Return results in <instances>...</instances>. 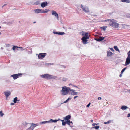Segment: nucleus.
Listing matches in <instances>:
<instances>
[{
    "instance_id": "f257e3e1",
    "label": "nucleus",
    "mask_w": 130,
    "mask_h": 130,
    "mask_svg": "<svg viewBox=\"0 0 130 130\" xmlns=\"http://www.w3.org/2000/svg\"><path fill=\"white\" fill-rule=\"evenodd\" d=\"M82 35L83 36L82 37V42L84 44H87L89 43L88 39H89L90 36L88 33L82 31Z\"/></svg>"
},
{
    "instance_id": "f03ea898",
    "label": "nucleus",
    "mask_w": 130,
    "mask_h": 130,
    "mask_svg": "<svg viewBox=\"0 0 130 130\" xmlns=\"http://www.w3.org/2000/svg\"><path fill=\"white\" fill-rule=\"evenodd\" d=\"M71 89L69 87H66L65 86L62 88L61 90L62 94L63 95H66L68 94V93L70 91Z\"/></svg>"
},
{
    "instance_id": "7ed1b4c3",
    "label": "nucleus",
    "mask_w": 130,
    "mask_h": 130,
    "mask_svg": "<svg viewBox=\"0 0 130 130\" xmlns=\"http://www.w3.org/2000/svg\"><path fill=\"white\" fill-rule=\"evenodd\" d=\"M119 24L117 23L116 20L114 19H111L109 25L112 27L116 28L119 27Z\"/></svg>"
},
{
    "instance_id": "20e7f679",
    "label": "nucleus",
    "mask_w": 130,
    "mask_h": 130,
    "mask_svg": "<svg viewBox=\"0 0 130 130\" xmlns=\"http://www.w3.org/2000/svg\"><path fill=\"white\" fill-rule=\"evenodd\" d=\"M40 77L47 80L51 79H54L56 77L55 76H53L48 74H46L42 75H40Z\"/></svg>"
},
{
    "instance_id": "39448f33",
    "label": "nucleus",
    "mask_w": 130,
    "mask_h": 130,
    "mask_svg": "<svg viewBox=\"0 0 130 130\" xmlns=\"http://www.w3.org/2000/svg\"><path fill=\"white\" fill-rule=\"evenodd\" d=\"M128 57L126 59L125 66L129 65L130 63V52H128L127 53Z\"/></svg>"
},
{
    "instance_id": "423d86ee",
    "label": "nucleus",
    "mask_w": 130,
    "mask_h": 130,
    "mask_svg": "<svg viewBox=\"0 0 130 130\" xmlns=\"http://www.w3.org/2000/svg\"><path fill=\"white\" fill-rule=\"evenodd\" d=\"M23 74L22 73H18L13 75L11 76V77H12L14 79H16L19 77L21 76Z\"/></svg>"
},
{
    "instance_id": "0eeeda50",
    "label": "nucleus",
    "mask_w": 130,
    "mask_h": 130,
    "mask_svg": "<svg viewBox=\"0 0 130 130\" xmlns=\"http://www.w3.org/2000/svg\"><path fill=\"white\" fill-rule=\"evenodd\" d=\"M46 53H40L38 55V58L39 59H42L44 58L46 56Z\"/></svg>"
},
{
    "instance_id": "6e6552de",
    "label": "nucleus",
    "mask_w": 130,
    "mask_h": 130,
    "mask_svg": "<svg viewBox=\"0 0 130 130\" xmlns=\"http://www.w3.org/2000/svg\"><path fill=\"white\" fill-rule=\"evenodd\" d=\"M82 8L83 11L85 12H89V10L88 7L86 6H82Z\"/></svg>"
},
{
    "instance_id": "1a4fd4ad",
    "label": "nucleus",
    "mask_w": 130,
    "mask_h": 130,
    "mask_svg": "<svg viewBox=\"0 0 130 130\" xmlns=\"http://www.w3.org/2000/svg\"><path fill=\"white\" fill-rule=\"evenodd\" d=\"M52 15H54L56 18H57L58 20V15L57 13L54 10L52 11Z\"/></svg>"
},
{
    "instance_id": "9d476101",
    "label": "nucleus",
    "mask_w": 130,
    "mask_h": 130,
    "mask_svg": "<svg viewBox=\"0 0 130 130\" xmlns=\"http://www.w3.org/2000/svg\"><path fill=\"white\" fill-rule=\"evenodd\" d=\"M47 4L48 3L47 2H45L42 3L41 4V6L42 7L44 8L47 6Z\"/></svg>"
},
{
    "instance_id": "9b49d317",
    "label": "nucleus",
    "mask_w": 130,
    "mask_h": 130,
    "mask_svg": "<svg viewBox=\"0 0 130 130\" xmlns=\"http://www.w3.org/2000/svg\"><path fill=\"white\" fill-rule=\"evenodd\" d=\"M4 93L7 98L11 94V92L10 91H7L6 92H4Z\"/></svg>"
},
{
    "instance_id": "f8f14e48",
    "label": "nucleus",
    "mask_w": 130,
    "mask_h": 130,
    "mask_svg": "<svg viewBox=\"0 0 130 130\" xmlns=\"http://www.w3.org/2000/svg\"><path fill=\"white\" fill-rule=\"evenodd\" d=\"M42 9H38L35 10V12L36 13H42Z\"/></svg>"
},
{
    "instance_id": "ddd939ff",
    "label": "nucleus",
    "mask_w": 130,
    "mask_h": 130,
    "mask_svg": "<svg viewBox=\"0 0 130 130\" xmlns=\"http://www.w3.org/2000/svg\"><path fill=\"white\" fill-rule=\"evenodd\" d=\"M128 108L127 106L125 105H122L121 107V109L123 110H125L126 109Z\"/></svg>"
},
{
    "instance_id": "4468645a",
    "label": "nucleus",
    "mask_w": 130,
    "mask_h": 130,
    "mask_svg": "<svg viewBox=\"0 0 130 130\" xmlns=\"http://www.w3.org/2000/svg\"><path fill=\"white\" fill-rule=\"evenodd\" d=\"M107 56L108 57H111L113 54V53L109 51H107Z\"/></svg>"
},
{
    "instance_id": "2eb2a0df",
    "label": "nucleus",
    "mask_w": 130,
    "mask_h": 130,
    "mask_svg": "<svg viewBox=\"0 0 130 130\" xmlns=\"http://www.w3.org/2000/svg\"><path fill=\"white\" fill-rule=\"evenodd\" d=\"M71 115H69L67 116H66L64 119V120L65 121L67 120H69L71 118Z\"/></svg>"
},
{
    "instance_id": "dca6fc26",
    "label": "nucleus",
    "mask_w": 130,
    "mask_h": 130,
    "mask_svg": "<svg viewBox=\"0 0 130 130\" xmlns=\"http://www.w3.org/2000/svg\"><path fill=\"white\" fill-rule=\"evenodd\" d=\"M70 91H71V94L72 95H75L77 94V93L75 92L74 90L71 89Z\"/></svg>"
},
{
    "instance_id": "f3484780",
    "label": "nucleus",
    "mask_w": 130,
    "mask_h": 130,
    "mask_svg": "<svg viewBox=\"0 0 130 130\" xmlns=\"http://www.w3.org/2000/svg\"><path fill=\"white\" fill-rule=\"evenodd\" d=\"M67 124L69 125L71 127L72 125V121H70V120L66 121Z\"/></svg>"
},
{
    "instance_id": "a211bd4d",
    "label": "nucleus",
    "mask_w": 130,
    "mask_h": 130,
    "mask_svg": "<svg viewBox=\"0 0 130 130\" xmlns=\"http://www.w3.org/2000/svg\"><path fill=\"white\" fill-rule=\"evenodd\" d=\"M21 48V50H23V48H22V47H17V46H14L13 48H12V49L13 50H14L15 49H17V48Z\"/></svg>"
},
{
    "instance_id": "6ab92c4d",
    "label": "nucleus",
    "mask_w": 130,
    "mask_h": 130,
    "mask_svg": "<svg viewBox=\"0 0 130 130\" xmlns=\"http://www.w3.org/2000/svg\"><path fill=\"white\" fill-rule=\"evenodd\" d=\"M18 98L17 97H16L14 99L13 102L14 103L18 102L19 100H17Z\"/></svg>"
},
{
    "instance_id": "aec40b11",
    "label": "nucleus",
    "mask_w": 130,
    "mask_h": 130,
    "mask_svg": "<svg viewBox=\"0 0 130 130\" xmlns=\"http://www.w3.org/2000/svg\"><path fill=\"white\" fill-rule=\"evenodd\" d=\"M49 121H50V122H52L54 123H56L57 121H58V120H53L52 119H50V120H49Z\"/></svg>"
},
{
    "instance_id": "412c9836",
    "label": "nucleus",
    "mask_w": 130,
    "mask_h": 130,
    "mask_svg": "<svg viewBox=\"0 0 130 130\" xmlns=\"http://www.w3.org/2000/svg\"><path fill=\"white\" fill-rule=\"evenodd\" d=\"M114 49L116 50V51H118L119 52H120V51L119 50L117 46H114Z\"/></svg>"
},
{
    "instance_id": "4be33fe9",
    "label": "nucleus",
    "mask_w": 130,
    "mask_h": 130,
    "mask_svg": "<svg viewBox=\"0 0 130 130\" xmlns=\"http://www.w3.org/2000/svg\"><path fill=\"white\" fill-rule=\"evenodd\" d=\"M50 123V121H43L41 122V124H45L46 123Z\"/></svg>"
},
{
    "instance_id": "5701e85b",
    "label": "nucleus",
    "mask_w": 130,
    "mask_h": 130,
    "mask_svg": "<svg viewBox=\"0 0 130 130\" xmlns=\"http://www.w3.org/2000/svg\"><path fill=\"white\" fill-rule=\"evenodd\" d=\"M40 2L39 1H37L34 3V4L38 5L40 4Z\"/></svg>"
},
{
    "instance_id": "b1692460",
    "label": "nucleus",
    "mask_w": 130,
    "mask_h": 130,
    "mask_svg": "<svg viewBox=\"0 0 130 130\" xmlns=\"http://www.w3.org/2000/svg\"><path fill=\"white\" fill-rule=\"evenodd\" d=\"M34 128V126H31L28 129H27V130H33Z\"/></svg>"
},
{
    "instance_id": "393cba45",
    "label": "nucleus",
    "mask_w": 130,
    "mask_h": 130,
    "mask_svg": "<svg viewBox=\"0 0 130 130\" xmlns=\"http://www.w3.org/2000/svg\"><path fill=\"white\" fill-rule=\"evenodd\" d=\"M49 11V10L47 9H45V11L42 10V13H46L48 12Z\"/></svg>"
},
{
    "instance_id": "a878e982",
    "label": "nucleus",
    "mask_w": 130,
    "mask_h": 130,
    "mask_svg": "<svg viewBox=\"0 0 130 130\" xmlns=\"http://www.w3.org/2000/svg\"><path fill=\"white\" fill-rule=\"evenodd\" d=\"M105 37H99L100 41H101L104 39Z\"/></svg>"
},
{
    "instance_id": "bb28decb",
    "label": "nucleus",
    "mask_w": 130,
    "mask_h": 130,
    "mask_svg": "<svg viewBox=\"0 0 130 130\" xmlns=\"http://www.w3.org/2000/svg\"><path fill=\"white\" fill-rule=\"evenodd\" d=\"M107 27L106 26H105L104 27H101L100 28V29H103L104 31H105V30L107 28Z\"/></svg>"
},
{
    "instance_id": "cd10ccee",
    "label": "nucleus",
    "mask_w": 130,
    "mask_h": 130,
    "mask_svg": "<svg viewBox=\"0 0 130 130\" xmlns=\"http://www.w3.org/2000/svg\"><path fill=\"white\" fill-rule=\"evenodd\" d=\"M99 127V126H95L93 127H92V128H95L96 129H98V128Z\"/></svg>"
},
{
    "instance_id": "c85d7f7f",
    "label": "nucleus",
    "mask_w": 130,
    "mask_h": 130,
    "mask_svg": "<svg viewBox=\"0 0 130 130\" xmlns=\"http://www.w3.org/2000/svg\"><path fill=\"white\" fill-rule=\"evenodd\" d=\"M127 68L126 67H125L124 68H123L121 71V74H122L123 72H124L125 69Z\"/></svg>"
},
{
    "instance_id": "c756f323",
    "label": "nucleus",
    "mask_w": 130,
    "mask_h": 130,
    "mask_svg": "<svg viewBox=\"0 0 130 130\" xmlns=\"http://www.w3.org/2000/svg\"><path fill=\"white\" fill-rule=\"evenodd\" d=\"M111 19H108L107 20H106L104 21V22H108L109 23L110 22V21Z\"/></svg>"
},
{
    "instance_id": "7c9ffc66",
    "label": "nucleus",
    "mask_w": 130,
    "mask_h": 130,
    "mask_svg": "<svg viewBox=\"0 0 130 130\" xmlns=\"http://www.w3.org/2000/svg\"><path fill=\"white\" fill-rule=\"evenodd\" d=\"M2 112L3 111H0V115L2 117L4 115V114L2 113Z\"/></svg>"
},
{
    "instance_id": "2f4dec72",
    "label": "nucleus",
    "mask_w": 130,
    "mask_h": 130,
    "mask_svg": "<svg viewBox=\"0 0 130 130\" xmlns=\"http://www.w3.org/2000/svg\"><path fill=\"white\" fill-rule=\"evenodd\" d=\"M67 123L66 121H65V122H62V125L63 126H64L66 125V124Z\"/></svg>"
},
{
    "instance_id": "473e14b6",
    "label": "nucleus",
    "mask_w": 130,
    "mask_h": 130,
    "mask_svg": "<svg viewBox=\"0 0 130 130\" xmlns=\"http://www.w3.org/2000/svg\"><path fill=\"white\" fill-rule=\"evenodd\" d=\"M65 34V33L64 32H59L58 34L60 35H64Z\"/></svg>"
},
{
    "instance_id": "72a5a7b5",
    "label": "nucleus",
    "mask_w": 130,
    "mask_h": 130,
    "mask_svg": "<svg viewBox=\"0 0 130 130\" xmlns=\"http://www.w3.org/2000/svg\"><path fill=\"white\" fill-rule=\"evenodd\" d=\"M99 124V123H94L92 124L93 126H94L95 125H97Z\"/></svg>"
},
{
    "instance_id": "f704fd0d",
    "label": "nucleus",
    "mask_w": 130,
    "mask_h": 130,
    "mask_svg": "<svg viewBox=\"0 0 130 130\" xmlns=\"http://www.w3.org/2000/svg\"><path fill=\"white\" fill-rule=\"evenodd\" d=\"M31 124H33L34 125V126H34V127H36V126H37V125L36 124H34L33 123H31Z\"/></svg>"
},
{
    "instance_id": "c9c22d12",
    "label": "nucleus",
    "mask_w": 130,
    "mask_h": 130,
    "mask_svg": "<svg viewBox=\"0 0 130 130\" xmlns=\"http://www.w3.org/2000/svg\"><path fill=\"white\" fill-rule=\"evenodd\" d=\"M90 104H91L90 103H89V104L86 106V107H88L90 106Z\"/></svg>"
},
{
    "instance_id": "e433bc0d",
    "label": "nucleus",
    "mask_w": 130,
    "mask_h": 130,
    "mask_svg": "<svg viewBox=\"0 0 130 130\" xmlns=\"http://www.w3.org/2000/svg\"><path fill=\"white\" fill-rule=\"evenodd\" d=\"M95 39L96 41H100V40L99 38H98Z\"/></svg>"
},
{
    "instance_id": "4c0bfd02",
    "label": "nucleus",
    "mask_w": 130,
    "mask_h": 130,
    "mask_svg": "<svg viewBox=\"0 0 130 130\" xmlns=\"http://www.w3.org/2000/svg\"><path fill=\"white\" fill-rule=\"evenodd\" d=\"M111 122V120H109L107 122L108 124L109 123H110Z\"/></svg>"
},
{
    "instance_id": "58836bf2",
    "label": "nucleus",
    "mask_w": 130,
    "mask_h": 130,
    "mask_svg": "<svg viewBox=\"0 0 130 130\" xmlns=\"http://www.w3.org/2000/svg\"><path fill=\"white\" fill-rule=\"evenodd\" d=\"M110 49L113 52L114 51V49H113V48H110Z\"/></svg>"
},
{
    "instance_id": "ea45409f",
    "label": "nucleus",
    "mask_w": 130,
    "mask_h": 130,
    "mask_svg": "<svg viewBox=\"0 0 130 130\" xmlns=\"http://www.w3.org/2000/svg\"><path fill=\"white\" fill-rule=\"evenodd\" d=\"M54 34H58V33H59V32H54Z\"/></svg>"
},
{
    "instance_id": "a19ab883",
    "label": "nucleus",
    "mask_w": 130,
    "mask_h": 130,
    "mask_svg": "<svg viewBox=\"0 0 130 130\" xmlns=\"http://www.w3.org/2000/svg\"><path fill=\"white\" fill-rule=\"evenodd\" d=\"M68 100L67 99L64 102V103H66L68 101Z\"/></svg>"
},
{
    "instance_id": "79ce46f5",
    "label": "nucleus",
    "mask_w": 130,
    "mask_h": 130,
    "mask_svg": "<svg viewBox=\"0 0 130 130\" xmlns=\"http://www.w3.org/2000/svg\"><path fill=\"white\" fill-rule=\"evenodd\" d=\"M101 99H102V98L100 97H99L98 98V100H101Z\"/></svg>"
},
{
    "instance_id": "37998d69",
    "label": "nucleus",
    "mask_w": 130,
    "mask_h": 130,
    "mask_svg": "<svg viewBox=\"0 0 130 130\" xmlns=\"http://www.w3.org/2000/svg\"><path fill=\"white\" fill-rule=\"evenodd\" d=\"M14 103H11V104H10V105H14Z\"/></svg>"
},
{
    "instance_id": "c03bdc74",
    "label": "nucleus",
    "mask_w": 130,
    "mask_h": 130,
    "mask_svg": "<svg viewBox=\"0 0 130 130\" xmlns=\"http://www.w3.org/2000/svg\"><path fill=\"white\" fill-rule=\"evenodd\" d=\"M127 116L128 117H130V113H129L128 114Z\"/></svg>"
},
{
    "instance_id": "a18cd8bd",
    "label": "nucleus",
    "mask_w": 130,
    "mask_h": 130,
    "mask_svg": "<svg viewBox=\"0 0 130 130\" xmlns=\"http://www.w3.org/2000/svg\"><path fill=\"white\" fill-rule=\"evenodd\" d=\"M104 124H108L107 123V122H104Z\"/></svg>"
},
{
    "instance_id": "49530a36",
    "label": "nucleus",
    "mask_w": 130,
    "mask_h": 130,
    "mask_svg": "<svg viewBox=\"0 0 130 130\" xmlns=\"http://www.w3.org/2000/svg\"><path fill=\"white\" fill-rule=\"evenodd\" d=\"M122 76V75L121 74H120V75H119V76L120 77H121Z\"/></svg>"
},
{
    "instance_id": "de8ad7c7",
    "label": "nucleus",
    "mask_w": 130,
    "mask_h": 130,
    "mask_svg": "<svg viewBox=\"0 0 130 130\" xmlns=\"http://www.w3.org/2000/svg\"><path fill=\"white\" fill-rule=\"evenodd\" d=\"M78 96H75L74 97V99H75V98H76V97H77Z\"/></svg>"
},
{
    "instance_id": "09e8293b",
    "label": "nucleus",
    "mask_w": 130,
    "mask_h": 130,
    "mask_svg": "<svg viewBox=\"0 0 130 130\" xmlns=\"http://www.w3.org/2000/svg\"><path fill=\"white\" fill-rule=\"evenodd\" d=\"M25 124L26 125H27V124H28V123H26V122H25Z\"/></svg>"
},
{
    "instance_id": "8fccbe9b",
    "label": "nucleus",
    "mask_w": 130,
    "mask_h": 130,
    "mask_svg": "<svg viewBox=\"0 0 130 130\" xmlns=\"http://www.w3.org/2000/svg\"><path fill=\"white\" fill-rule=\"evenodd\" d=\"M61 121H62V122H64V120H61Z\"/></svg>"
},
{
    "instance_id": "3c124183",
    "label": "nucleus",
    "mask_w": 130,
    "mask_h": 130,
    "mask_svg": "<svg viewBox=\"0 0 130 130\" xmlns=\"http://www.w3.org/2000/svg\"><path fill=\"white\" fill-rule=\"evenodd\" d=\"M128 92H130V90H128Z\"/></svg>"
},
{
    "instance_id": "603ef678",
    "label": "nucleus",
    "mask_w": 130,
    "mask_h": 130,
    "mask_svg": "<svg viewBox=\"0 0 130 130\" xmlns=\"http://www.w3.org/2000/svg\"><path fill=\"white\" fill-rule=\"evenodd\" d=\"M91 122H93V120H91Z\"/></svg>"
},
{
    "instance_id": "864d4df0",
    "label": "nucleus",
    "mask_w": 130,
    "mask_h": 130,
    "mask_svg": "<svg viewBox=\"0 0 130 130\" xmlns=\"http://www.w3.org/2000/svg\"><path fill=\"white\" fill-rule=\"evenodd\" d=\"M71 99V98H70L69 97L67 99L68 100H69V99Z\"/></svg>"
},
{
    "instance_id": "5fc2aeb1",
    "label": "nucleus",
    "mask_w": 130,
    "mask_h": 130,
    "mask_svg": "<svg viewBox=\"0 0 130 130\" xmlns=\"http://www.w3.org/2000/svg\"><path fill=\"white\" fill-rule=\"evenodd\" d=\"M5 4H4V5L3 6V7L4 6H5Z\"/></svg>"
},
{
    "instance_id": "6e6d98bb",
    "label": "nucleus",
    "mask_w": 130,
    "mask_h": 130,
    "mask_svg": "<svg viewBox=\"0 0 130 130\" xmlns=\"http://www.w3.org/2000/svg\"><path fill=\"white\" fill-rule=\"evenodd\" d=\"M35 22H34V23H35Z\"/></svg>"
},
{
    "instance_id": "4d7b16f0",
    "label": "nucleus",
    "mask_w": 130,
    "mask_h": 130,
    "mask_svg": "<svg viewBox=\"0 0 130 130\" xmlns=\"http://www.w3.org/2000/svg\"><path fill=\"white\" fill-rule=\"evenodd\" d=\"M1 33L0 32V35H1Z\"/></svg>"
},
{
    "instance_id": "13d9d810",
    "label": "nucleus",
    "mask_w": 130,
    "mask_h": 130,
    "mask_svg": "<svg viewBox=\"0 0 130 130\" xmlns=\"http://www.w3.org/2000/svg\"><path fill=\"white\" fill-rule=\"evenodd\" d=\"M1 28V27L0 26V29Z\"/></svg>"
},
{
    "instance_id": "bf43d9fd",
    "label": "nucleus",
    "mask_w": 130,
    "mask_h": 130,
    "mask_svg": "<svg viewBox=\"0 0 130 130\" xmlns=\"http://www.w3.org/2000/svg\"><path fill=\"white\" fill-rule=\"evenodd\" d=\"M58 120H60V119H58Z\"/></svg>"
}]
</instances>
